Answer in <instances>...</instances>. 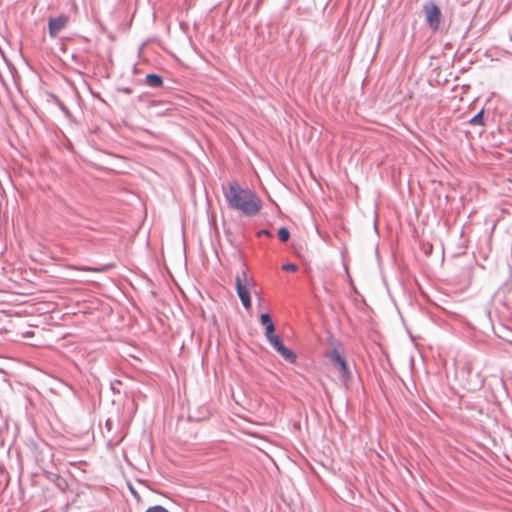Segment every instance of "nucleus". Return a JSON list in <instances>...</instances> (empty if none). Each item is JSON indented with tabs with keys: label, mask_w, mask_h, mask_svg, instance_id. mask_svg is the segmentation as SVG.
<instances>
[{
	"label": "nucleus",
	"mask_w": 512,
	"mask_h": 512,
	"mask_svg": "<svg viewBox=\"0 0 512 512\" xmlns=\"http://www.w3.org/2000/svg\"><path fill=\"white\" fill-rule=\"evenodd\" d=\"M225 198L230 208L246 216H255L262 208L261 199L250 189H243L237 182L228 184Z\"/></svg>",
	"instance_id": "obj_1"
},
{
	"label": "nucleus",
	"mask_w": 512,
	"mask_h": 512,
	"mask_svg": "<svg viewBox=\"0 0 512 512\" xmlns=\"http://www.w3.org/2000/svg\"><path fill=\"white\" fill-rule=\"evenodd\" d=\"M237 295L245 309L251 308L250 290L254 287L253 279L249 278L245 270L235 277Z\"/></svg>",
	"instance_id": "obj_2"
},
{
	"label": "nucleus",
	"mask_w": 512,
	"mask_h": 512,
	"mask_svg": "<svg viewBox=\"0 0 512 512\" xmlns=\"http://www.w3.org/2000/svg\"><path fill=\"white\" fill-rule=\"evenodd\" d=\"M425 13V19L428 26L433 30L437 31L441 24L442 13L440 8L435 3H426L423 6Z\"/></svg>",
	"instance_id": "obj_3"
},
{
	"label": "nucleus",
	"mask_w": 512,
	"mask_h": 512,
	"mask_svg": "<svg viewBox=\"0 0 512 512\" xmlns=\"http://www.w3.org/2000/svg\"><path fill=\"white\" fill-rule=\"evenodd\" d=\"M268 341L285 360L290 363H294L296 361L295 353L283 344L278 335Z\"/></svg>",
	"instance_id": "obj_4"
},
{
	"label": "nucleus",
	"mask_w": 512,
	"mask_h": 512,
	"mask_svg": "<svg viewBox=\"0 0 512 512\" xmlns=\"http://www.w3.org/2000/svg\"><path fill=\"white\" fill-rule=\"evenodd\" d=\"M68 17L66 15H59L48 20L49 35L55 38L60 31H62L68 24Z\"/></svg>",
	"instance_id": "obj_5"
},
{
	"label": "nucleus",
	"mask_w": 512,
	"mask_h": 512,
	"mask_svg": "<svg viewBox=\"0 0 512 512\" xmlns=\"http://www.w3.org/2000/svg\"><path fill=\"white\" fill-rule=\"evenodd\" d=\"M329 357L335 368L341 373L342 378L346 379L349 375V369L345 359L337 351H333Z\"/></svg>",
	"instance_id": "obj_6"
},
{
	"label": "nucleus",
	"mask_w": 512,
	"mask_h": 512,
	"mask_svg": "<svg viewBox=\"0 0 512 512\" xmlns=\"http://www.w3.org/2000/svg\"><path fill=\"white\" fill-rule=\"evenodd\" d=\"M145 81L149 86L152 87H160L163 84L162 78L156 74H147L145 77Z\"/></svg>",
	"instance_id": "obj_7"
},
{
	"label": "nucleus",
	"mask_w": 512,
	"mask_h": 512,
	"mask_svg": "<svg viewBox=\"0 0 512 512\" xmlns=\"http://www.w3.org/2000/svg\"><path fill=\"white\" fill-rule=\"evenodd\" d=\"M278 236H279L280 241L287 242L289 240L290 233L287 228L282 227L278 231Z\"/></svg>",
	"instance_id": "obj_8"
},
{
	"label": "nucleus",
	"mask_w": 512,
	"mask_h": 512,
	"mask_svg": "<svg viewBox=\"0 0 512 512\" xmlns=\"http://www.w3.org/2000/svg\"><path fill=\"white\" fill-rule=\"evenodd\" d=\"M274 332H275L274 324L265 326V336H266L267 340H270L273 337L277 336Z\"/></svg>",
	"instance_id": "obj_9"
},
{
	"label": "nucleus",
	"mask_w": 512,
	"mask_h": 512,
	"mask_svg": "<svg viewBox=\"0 0 512 512\" xmlns=\"http://www.w3.org/2000/svg\"><path fill=\"white\" fill-rule=\"evenodd\" d=\"M260 322L264 326H268V325L274 324L272 319H271L270 314H268V313H263V314L260 315Z\"/></svg>",
	"instance_id": "obj_10"
},
{
	"label": "nucleus",
	"mask_w": 512,
	"mask_h": 512,
	"mask_svg": "<svg viewBox=\"0 0 512 512\" xmlns=\"http://www.w3.org/2000/svg\"><path fill=\"white\" fill-rule=\"evenodd\" d=\"M470 123H471V124H473V125H476V124L482 125V124H483V112L481 111L480 113H478L477 115H475V116L470 120Z\"/></svg>",
	"instance_id": "obj_11"
},
{
	"label": "nucleus",
	"mask_w": 512,
	"mask_h": 512,
	"mask_svg": "<svg viewBox=\"0 0 512 512\" xmlns=\"http://www.w3.org/2000/svg\"><path fill=\"white\" fill-rule=\"evenodd\" d=\"M73 269L90 272H103L105 268H92V267H72Z\"/></svg>",
	"instance_id": "obj_12"
},
{
	"label": "nucleus",
	"mask_w": 512,
	"mask_h": 512,
	"mask_svg": "<svg viewBox=\"0 0 512 512\" xmlns=\"http://www.w3.org/2000/svg\"><path fill=\"white\" fill-rule=\"evenodd\" d=\"M145 512H169V511L161 505H155V506L149 507Z\"/></svg>",
	"instance_id": "obj_13"
},
{
	"label": "nucleus",
	"mask_w": 512,
	"mask_h": 512,
	"mask_svg": "<svg viewBox=\"0 0 512 512\" xmlns=\"http://www.w3.org/2000/svg\"><path fill=\"white\" fill-rule=\"evenodd\" d=\"M282 269L284 271H291V272H295L297 270V266L295 264H292V263H288V264H285L282 266Z\"/></svg>",
	"instance_id": "obj_14"
}]
</instances>
